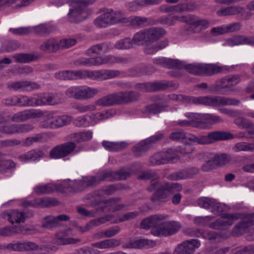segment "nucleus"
Masks as SVG:
<instances>
[{
	"instance_id": "nucleus-1",
	"label": "nucleus",
	"mask_w": 254,
	"mask_h": 254,
	"mask_svg": "<svg viewBox=\"0 0 254 254\" xmlns=\"http://www.w3.org/2000/svg\"><path fill=\"white\" fill-rule=\"evenodd\" d=\"M137 178L140 180H151L146 189L149 192L155 191L150 199L155 204L167 202L171 195L183 189L182 185L178 183L157 181L159 178V175L154 170H149L142 172Z\"/></svg>"
},
{
	"instance_id": "nucleus-2",
	"label": "nucleus",
	"mask_w": 254,
	"mask_h": 254,
	"mask_svg": "<svg viewBox=\"0 0 254 254\" xmlns=\"http://www.w3.org/2000/svg\"><path fill=\"white\" fill-rule=\"evenodd\" d=\"M168 215L158 214L151 215L142 220L140 228L144 229H151L150 233L155 236L168 237L173 235L179 231L181 224L175 221H166Z\"/></svg>"
},
{
	"instance_id": "nucleus-3",
	"label": "nucleus",
	"mask_w": 254,
	"mask_h": 254,
	"mask_svg": "<svg viewBox=\"0 0 254 254\" xmlns=\"http://www.w3.org/2000/svg\"><path fill=\"white\" fill-rule=\"evenodd\" d=\"M140 93L136 91H125L114 93L98 99L95 104L106 107L127 104L135 102L139 99Z\"/></svg>"
},
{
	"instance_id": "nucleus-4",
	"label": "nucleus",
	"mask_w": 254,
	"mask_h": 254,
	"mask_svg": "<svg viewBox=\"0 0 254 254\" xmlns=\"http://www.w3.org/2000/svg\"><path fill=\"white\" fill-rule=\"evenodd\" d=\"M166 34V31L161 27H151L139 31L133 35V40L140 45L144 42V52L146 54V48L152 47L153 43L157 41Z\"/></svg>"
},
{
	"instance_id": "nucleus-5",
	"label": "nucleus",
	"mask_w": 254,
	"mask_h": 254,
	"mask_svg": "<svg viewBox=\"0 0 254 254\" xmlns=\"http://www.w3.org/2000/svg\"><path fill=\"white\" fill-rule=\"evenodd\" d=\"M95 0H72V8L69 10L67 18L71 22L78 23L85 19L88 13L86 6L95 2Z\"/></svg>"
},
{
	"instance_id": "nucleus-6",
	"label": "nucleus",
	"mask_w": 254,
	"mask_h": 254,
	"mask_svg": "<svg viewBox=\"0 0 254 254\" xmlns=\"http://www.w3.org/2000/svg\"><path fill=\"white\" fill-rule=\"evenodd\" d=\"M241 81V77L238 75H232L226 76L210 85L209 90L210 93H221L222 89L233 90V87Z\"/></svg>"
},
{
	"instance_id": "nucleus-7",
	"label": "nucleus",
	"mask_w": 254,
	"mask_h": 254,
	"mask_svg": "<svg viewBox=\"0 0 254 254\" xmlns=\"http://www.w3.org/2000/svg\"><path fill=\"white\" fill-rule=\"evenodd\" d=\"M90 176L83 177L80 180H70L64 181L61 186L64 192H76L83 190L87 187L93 186Z\"/></svg>"
},
{
	"instance_id": "nucleus-8",
	"label": "nucleus",
	"mask_w": 254,
	"mask_h": 254,
	"mask_svg": "<svg viewBox=\"0 0 254 254\" xmlns=\"http://www.w3.org/2000/svg\"><path fill=\"white\" fill-rule=\"evenodd\" d=\"M164 135L162 133L153 135L134 145L132 147L131 150L135 156L139 157L147 151L153 144L162 139Z\"/></svg>"
},
{
	"instance_id": "nucleus-9",
	"label": "nucleus",
	"mask_w": 254,
	"mask_h": 254,
	"mask_svg": "<svg viewBox=\"0 0 254 254\" xmlns=\"http://www.w3.org/2000/svg\"><path fill=\"white\" fill-rule=\"evenodd\" d=\"M233 138V134L230 132L215 131L210 132L206 135L198 136L197 143L199 144H207L216 141L228 140Z\"/></svg>"
},
{
	"instance_id": "nucleus-10",
	"label": "nucleus",
	"mask_w": 254,
	"mask_h": 254,
	"mask_svg": "<svg viewBox=\"0 0 254 254\" xmlns=\"http://www.w3.org/2000/svg\"><path fill=\"white\" fill-rule=\"evenodd\" d=\"M178 157L176 151L172 149H169L166 151L155 153L149 158V162L152 165L167 164L173 162Z\"/></svg>"
},
{
	"instance_id": "nucleus-11",
	"label": "nucleus",
	"mask_w": 254,
	"mask_h": 254,
	"mask_svg": "<svg viewBox=\"0 0 254 254\" xmlns=\"http://www.w3.org/2000/svg\"><path fill=\"white\" fill-rule=\"evenodd\" d=\"M76 145L73 141H69L56 146L50 152L51 158L58 159L64 158L71 153L75 149Z\"/></svg>"
},
{
	"instance_id": "nucleus-12",
	"label": "nucleus",
	"mask_w": 254,
	"mask_h": 254,
	"mask_svg": "<svg viewBox=\"0 0 254 254\" xmlns=\"http://www.w3.org/2000/svg\"><path fill=\"white\" fill-rule=\"evenodd\" d=\"M241 215L239 213H230L223 214L222 218L224 219H218L215 222L211 223L209 227L215 230H225L229 228L234 222L240 218Z\"/></svg>"
},
{
	"instance_id": "nucleus-13",
	"label": "nucleus",
	"mask_w": 254,
	"mask_h": 254,
	"mask_svg": "<svg viewBox=\"0 0 254 254\" xmlns=\"http://www.w3.org/2000/svg\"><path fill=\"white\" fill-rule=\"evenodd\" d=\"M121 72L118 70L102 69L100 70H87L86 78L92 80H107L119 77Z\"/></svg>"
},
{
	"instance_id": "nucleus-14",
	"label": "nucleus",
	"mask_w": 254,
	"mask_h": 254,
	"mask_svg": "<svg viewBox=\"0 0 254 254\" xmlns=\"http://www.w3.org/2000/svg\"><path fill=\"white\" fill-rule=\"evenodd\" d=\"M200 245L197 240L192 239L183 242L177 245L172 254H192Z\"/></svg>"
},
{
	"instance_id": "nucleus-15",
	"label": "nucleus",
	"mask_w": 254,
	"mask_h": 254,
	"mask_svg": "<svg viewBox=\"0 0 254 254\" xmlns=\"http://www.w3.org/2000/svg\"><path fill=\"white\" fill-rule=\"evenodd\" d=\"M254 224V212L249 214L237 224L233 229V235L238 236L243 234L247 229Z\"/></svg>"
},
{
	"instance_id": "nucleus-16",
	"label": "nucleus",
	"mask_w": 254,
	"mask_h": 254,
	"mask_svg": "<svg viewBox=\"0 0 254 254\" xmlns=\"http://www.w3.org/2000/svg\"><path fill=\"white\" fill-rule=\"evenodd\" d=\"M8 250L17 251H33L39 249V245L33 242L25 241L23 242H17L15 243H10L6 246Z\"/></svg>"
},
{
	"instance_id": "nucleus-17",
	"label": "nucleus",
	"mask_w": 254,
	"mask_h": 254,
	"mask_svg": "<svg viewBox=\"0 0 254 254\" xmlns=\"http://www.w3.org/2000/svg\"><path fill=\"white\" fill-rule=\"evenodd\" d=\"M1 216L12 224H13L14 223H20L24 222L26 218L24 213L17 210L5 211L1 214Z\"/></svg>"
},
{
	"instance_id": "nucleus-18",
	"label": "nucleus",
	"mask_w": 254,
	"mask_h": 254,
	"mask_svg": "<svg viewBox=\"0 0 254 254\" xmlns=\"http://www.w3.org/2000/svg\"><path fill=\"white\" fill-rule=\"evenodd\" d=\"M39 49L45 53H56L60 49L59 41L55 38L46 39L40 45Z\"/></svg>"
},
{
	"instance_id": "nucleus-19",
	"label": "nucleus",
	"mask_w": 254,
	"mask_h": 254,
	"mask_svg": "<svg viewBox=\"0 0 254 254\" xmlns=\"http://www.w3.org/2000/svg\"><path fill=\"white\" fill-rule=\"evenodd\" d=\"M32 32H34L36 35L46 37L48 36L51 33L55 32L57 27L51 24L42 23L31 28Z\"/></svg>"
},
{
	"instance_id": "nucleus-20",
	"label": "nucleus",
	"mask_w": 254,
	"mask_h": 254,
	"mask_svg": "<svg viewBox=\"0 0 254 254\" xmlns=\"http://www.w3.org/2000/svg\"><path fill=\"white\" fill-rule=\"evenodd\" d=\"M42 113L33 110H25L15 114L11 118L13 122L24 121L30 119L39 118Z\"/></svg>"
},
{
	"instance_id": "nucleus-21",
	"label": "nucleus",
	"mask_w": 254,
	"mask_h": 254,
	"mask_svg": "<svg viewBox=\"0 0 254 254\" xmlns=\"http://www.w3.org/2000/svg\"><path fill=\"white\" fill-rule=\"evenodd\" d=\"M141 169V167L139 164L134 165L129 169L121 168L119 170L115 172L116 181L125 180L130 177L132 174L139 172Z\"/></svg>"
},
{
	"instance_id": "nucleus-22",
	"label": "nucleus",
	"mask_w": 254,
	"mask_h": 254,
	"mask_svg": "<svg viewBox=\"0 0 254 254\" xmlns=\"http://www.w3.org/2000/svg\"><path fill=\"white\" fill-rule=\"evenodd\" d=\"M8 88L15 90H25L31 91L38 89L40 88V85L36 82H30L28 81H21L12 83L8 85Z\"/></svg>"
},
{
	"instance_id": "nucleus-23",
	"label": "nucleus",
	"mask_w": 254,
	"mask_h": 254,
	"mask_svg": "<svg viewBox=\"0 0 254 254\" xmlns=\"http://www.w3.org/2000/svg\"><path fill=\"white\" fill-rule=\"evenodd\" d=\"M226 45L230 46H234L239 45H251L254 44V39L252 37H247L242 35H237L230 38H228L225 41Z\"/></svg>"
},
{
	"instance_id": "nucleus-24",
	"label": "nucleus",
	"mask_w": 254,
	"mask_h": 254,
	"mask_svg": "<svg viewBox=\"0 0 254 254\" xmlns=\"http://www.w3.org/2000/svg\"><path fill=\"white\" fill-rule=\"evenodd\" d=\"M153 63L169 68H181L184 65L181 61L166 58L155 59Z\"/></svg>"
},
{
	"instance_id": "nucleus-25",
	"label": "nucleus",
	"mask_w": 254,
	"mask_h": 254,
	"mask_svg": "<svg viewBox=\"0 0 254 254\" xmlns=\"http://www.w3.org/2000/svg\"><path fill=\"white\" fill-rule=\"evenodd\" d=\"M242 27L240 22H234L226 26H223L217 28H213L211 32L214 35L223 34L224 33L235 32L239 31Z\"/></svg>"
},
{
	"instance_id": "nucleus-26",
	"label": "nucleus",
	"mask_w": 254,
	"mask_h": 254,
	"mask_svg": "<svg viewBox=\"0 0 254 254\" xmlns=\"http://www.w3.org/2000/svg\"><path fill=\"white\" fill-rule=\"evenodd\" d=\"M111 25L118 23H127V18L120 11H115L112 9H108L106 12Z\"/></svg>"
},
{
	"instance_id": "nucleus-27",
	"label": "nucleus",
	"mask_w": 254,
	"mask_h": 254,
	"mask_svg": "<svg viewBox=\"0 0 254 254\" xmlns=\"http://www.w3.org/2000/svg\"><path fill=\"white\" fill-rule=\"evenodd\" d=\"M245 13V8L238 5H233L223 8L216 12L219 16H226L240 14L241 16Z\"/></svg>"
},
{
	"instance_id": "nucleus-28",
	"label": "nucleus",
	"mask_w": 254,
	"mask_h": 254,
	"mask_svg": "<svg viewBox=\"0 0 254 254\" xmlns=\"http://www.w3.org/2000/svg\"><path fill=\"white\" fill-rule=\"evenodd\" d=\"M45 156V153L43 150L39 149H32L26 153L20 155L19 159L24 162L35 161L40 160Z\"/></svg>"
},
{
	"instance_id": "nucleus-29",
	"label": "nucleus",
	"mask_w": 254,
	"mask_h": 254,
	"mask_svg": "<svg viewBox=\"0 0 254 254\" xmlns=\"http://www.w3.org/2000/svg\"><path fill=\"white\" fill-rule=\"evenodd\" d=\"M93 184V186H95L102 181H116L115 172L105 171L96 176H90Z\"/></svg>"
},
{
	"instance_id": "nucleus-30",
	"label": "nucleus",
	"mask_w": 254,
	"mask_h": 254,
	"mask_svg": "<svg viewBox=\"0 0 254 254\" xmlns=\"http://www.w3.org/2000/svg\"><path fill=\"white\" fill-rule=\"evenodd\" d=\"M98 92V90L96 88L86 86L77 87L76 99L84 100L90 99L93 97Z\"/></svg>"
},
{
	"instance_id": "nucleus-31",
	"label": "nucleus",
	"mask_w": 254,
	"mask_h": 254,
	"mask_svg": "<svg viewBox=\"0 0 254 254\" xmlns=\"http://www.w3.org/2000/svg\"><path fill=\"white\" fill-rule=\"evenodd\" d=\"M151 92L163 91L169 87L176 89L178 87V84L173 83L169 81H161L158 82H150Z\"/></svg>"
},
{
	"instance_id": "nucleus-32",
	"label": "nucleus",
	"mask_w": 254,
	"mask_h": 254,
	"mask_svg": "<svg viewBox=\"0 0 254 254\" xmlns=\"http://www.w3.org/2000/svg\"><path fill=\"white\" fill-rule=\"evenodd\" d=\"M121 244L120 240L110 239L104 240L98 242L91 244V247L100 249L113 248L118 247Z\"/></svg>"
},
{
	"instance_id": "nucleus-33",
	"label": "nucleus",
	"mask_w": 254,
	"mask_h": 254,
	"mask_svg": "<svg viewBox=\"0 0 254 254\" xmlns=\"http://www.w3.org/2000/svg\"><path fill=\"white\" fill-rule=\"evenodd\" d=\"M102 145L106 150L111 152H116L126 148L128 146V143L125 141L119 142L104 140L102 141Z\"/></svg>"
},
{
	"instance_id": "nucleus-34",
	"label": "nucleus",
	"mask_w": 254,
	"mask_h": 254,
	"mask_svg": "<svg viewBox=\"0 0 254 254\" xmlns=\"http://www.w3.org/2000/svg\"><path fill=\"white\" fill-rule=\"evenodd\" d=\"M36 106H42L46 104L54 105L59 103V101L56 95L52 93L44 94L37 98Z\"/></svg>"
},
{
	"instance_id": "nucleus-35",
	"label": "nucleus",
	"mask_w": 254,
	"mask_h": 254,
	"mask_svg": "<svg viewBox=\"0 0 254 254\" xmlns=\"http://www.w3.org/2000/svg\"><path fill=\"white\" fill-rule=\"evenodd\" d=\"M215 107L224 106H237L241 101L239 100L222 96H215Z\"/></svg>"
},
{
	"instance_id": "nucleus-36",
	"label": "nucleus",
	"mask_w": 254,
	"mask_h": 254,
	"mask_svg": "<svg viewBox=\"0 0 254 254\" xmlns=\"http://www.w3.org/2000/svg\"><path fill=\"white\" fill-rule=\"evenodd\" d=\"M223 122V119L218 115L213 114H204L201 115L200 123L214 125L221 123Z\"/></svg>"
},
{
	"instance_id": "nucleus-37",
	"label": "nucleus",
	"mask_w": 254,
	"mask_h": 254,
	"mask_svg": "<svg viewBox=\"0 0 254 254\" xmlns=\"http://www.w3.org/2000/svg\"><path fill=\"white\" fill-rule=\"evenodd\" d=\"M139 45L138 43H135L133 40L129 38L121 39L117 41L114 45L115 48L118 50H127L133 47V45Z\"/></svg>"
},
{
	"instance_id": "nucleus-38",
	"label": "nucleus",
	"mask_w": 254,
	"mask_h": 254,
	"mask_svg": "<svg viewBox=\"0 0 254 254\" xmlns=\"http://www.w3.org/2000/svg\"><path fill=\"white\" fill-rule=\"evenodd\" d=\"M36 202L38 205V208L54 206L59 204L56 198L48 197L36 198Z\"/></svg>"
},
{
	"instance_id": "nucleus-39",
	"label": "nucleus",
	"mask_w": 254,
	"mask_h": 254,
	"mask_svg": "<svg viewBox=\"0 0 254 254\" xmlns=\"http://www.w3.org/2000/svg\"><path fill=\"white\" fill-rule=\"evenodd\" d=\"M202 75H211L221 72L222 68L215 64H202Z\"/></svg>"
},
{
	"instance_id": "nucleus-40",
	"label": "nucleus",
	"mask_w": 254,
	"mask_h": 254,
	"mask_svg": "<svg viewBox=\"0 0 254 254\" xmlns=\"http://www.w3.org/2000/svg\"><path fill=\"white\" fill-rule=\"evenodd\" d=\"M13 58L17 63H28L37 60L38 57L32 54L20 53L14 55Z\"/></svg>"
},
{
	"instance_id": "nucleus-41",
	"label": "nucleus",
	"mask_w": 254,
	"mask_h": 254,
	"mask_svg": "<svg viewBox=\"0 0 254 254\" xmlns=\"http://www.w3.org/2000/svg\"><path fill=\"white\" fill-rule=\"evenodd\" d=\"M22 233V229L20 226H6L0 228V235L3 237L12 236Z\"/></svg>"
},
{
	"instance_id": "nucleus-42",
	"label": "nucleus",
	"mask_w": 254,
	"mask_h": 254,
	"mask_svg": "<svg viewBox=\"0 0 254 254\" xmlns=\"http://www.w3.org/2000/svg\"><path fill=\"white\" fill-rule=\"evenodd\" d=\"M58 190V186L53 184H48L45 185L39 186L35 188V192L39 194L52 193Z\"/></svg>"
},
{
	"instance_id": "nucleus-43",
	"label": "nucleus",
	"mask_w": 254,
	"mask_h": 254,
	"mask_svg": "<svg viewBox=\"0 0 254 254\" xmlns=\"http://www.w3.org/2000/svg\"><path fill=\"white\" fill-rule=\"evenodd\" d=\"M95 124L93 115L79 117L74 121V124L77 127H86Z\"/></svg>"
},
{
	"instance_id": "nucleus-44",
	"label": "nucleus",
	"mask_w": 254,
	"mask_h": 254,
	"mask_svg": "<svg viewBox=\"0 0 254 254\" xmlns=\"http://www.w3.org/2000/svg\"><path fill=\"white\" fill-rule=\"evenodd\" d=\"M153 66H143L140 68H132L129 69L130 73L132 76H140L142 74H151L155 71Z\"/></svg>"
},
{
	"instance_id": "nucleus-45",
	"label": "nucleus",
	"mask_w": 254,
	"mask_h": 254,
	"mask_svg": "<svg viewBox=\"0 0 254 254\" xmlns=\"http://www.w3.org/2000/svg\"><path fill=\"white\" fill-rule=\"evenodd\" d=\"M73 64L77 66L97 65V57L78 59L73 62Z\"/></svg>"
},
{
	"instance_id": "nucleus-46",
	"label": "nucleus",
	"mask_w": 254,
	"mask_h": 254,
	"mask_svg": "<svg viewBox=\"0 0 254 254\" xmlns=\"http://www.w3.org/2000/svg\"><path fill=\"white\" fill-rule=\"evenodd\" d=\"M0 156L2 158L0 159V173H3L9 169L15 168V164L11 160H7L5 154L1 153Z\"/></svg>"
},
{
	"instance_id": "nucleus-47",
	"label": "nucleus",
	"mask_w": 254,
	"mask_h": 254,
	"mask_svg": "<svg viewBox=\"0 0 254 254\" xmlns=\"http://www.w3.org/2000/svg\"><path fill=\"white\" fill-rule=\"evenodd\" d=\"M181 62L184 65L180 69L184 68L190 73L198 75H202V64H186L185 62Z\"/></svg>"
},
{
	"instance_id": "nucleus-48",
	"label": "nucleus",
	"mask_w": 254,
	"mask_h": 254,
	"mask_svg": "<svg viewBox=\"0 0 254 254\" xmlns=\"http://www.w3.org/2000/svg\"><path fill=\"white\" fill-rule=\"evenodd\" d=\"M155 245L153 241L144 239L134 241L132 244V247L136 249H147L154 247Z\"/></svg>"
},
{
	"instance_id": "nucleus-49",
	"label": "nucleus",
	"mask_w": 254,
	"mask_h": 254,
	"mask_svg": "<svg viewBox=\"0 0 254 254\" xmlns=\"http://www.w3.org/2000/svg\"><path fill=\"white\" fill-rule=\"evenodd\" d=\"M169 44V41L167 39H164L159 43H156L152 45V47H150L146 48V54L151 55L156 53L157 51L163 49L166 47Z\"/></svg>"
},
{
	"instance_id": "nucleus-50",
	"label": "nucleus",
	"mask_w": 254,
	"mask_h": 254,
	"mask_svg": "<svg viewBox=\"0 0 254 254\" xmlns=\"http://www.w3.org/2000/svg\"><path fill=\"white\" fill-rule=\"evenodd\" d=\"M116 114V111L114 110H109L104 111L102 112H99L93 115L94 119V123H96L101 120H106L113 117Z\"/></svg>"
},
{
	"instance_id": "nucleus-51",
	"label": "nucleus",
	"mask_w": 254,
	"mask_h": 254,
	"mask_svg": "<svg viewBox=\"0 0 254 254\" xmlns=\"http://www.w3.org/2000/svg\"><path fill=\"white\" fill-rule=\"evenodd\" d=\"M196 105H202L215 107V96H210L196 97Z\"/></svg>"
},
{
	"instance_id": "nucleus-52",
	"label": "nucleus",
	"mask_w": 254,
	"mask_h": 254,
	"mask_svg": "<svg viewBox=\"0 0 254 254\" xmlns=\"http://www.w3.org/2000/svg\"><path fill=\"white\" fill-rule=\"evenodd\" d=\"M127 22L134 26H142L149 23V19L145 17L132 16L127 18Z\"/></svg>"
},
{
	"instance_id": "nucleus-53",
	"label": "nucleus",
	"mask_w": 254,
	"mask_h": 254,
	"mask_svg": "<svg viewBox=\"0 0 254 254\" xmlns=\"http://www.w3.org/2000/svg\"><path fill=\"white\" fill-rule=\"evenodd\" d=\"M235 152L251 151L254 152V144L241 142L236 143L233 147Z\"/></svg>"
},
{
	"instance_id": "nucleus-54",
	"label": "nucleus",
	"mask_w": 254,
	"mask_h": 254,
	"mask_svg": "<svg viewBox=\"0 0 254 254\" xmlns=\"http://www.w3.org/2000/svg\"><path fill=\"white\" fill-rule=\"evenodd\" d=\"M42 227L46 229H51L56 227L58 225L56 217L53 215H48L42 218Z\"/></svg>"
},
{
	"instance_id": "nucleus-55",
	"label": "nucleus",
	"mask_w": 254,
	"mask_h": 254,
	"mask_svg": "<svg viewBox=\"0 0 254 254\" xmlns=\"http://www.w3.org/2000/svg\"><path fill=\"white\" fill-rule=\"evenodd\" d=\"M216 200L208 197H201L197 200V204L205 209H210L212 211Z\"/></svg>"
},
{
	"instance_id": "nucleus-56",
	"label": "nucleus",
	"mask_w": 254,
	"mask_h": 254,
	"mask_svg": "<svg viewBox=\"0 0 254 254\" xmlns=\"http://www.w3.org/2000/svg\"><path fill=\"white\" fill-rule=\"evenodd\" d=\"M55 128H58L66 126L70 123L71 118L70 116L64 115L57 117H53Z\"/></svg>"
},
{
	"instance_id": "nucleus-57",
	"label": "nucleus",
	"mask_w": 254,
	"mask_h": 254,
	"mask_svg": "<svg viewBox=\"0 0 254 254\" xmlns=\"http://www.w3.org/2000/svg\"><path fill=\"white\" fill-rule=\"evenodd\" d=\"M37 98L23 96L18 98V105L21 106H37Z\"/></svg>"
},
{
	"instance_id": "nucleus-58",
	"label": "nucleus",
	"mask_w": 254,
	"mask_h": 254,
	"mask_svg": "<svg viewBox=\"0 0 254 254\" xmlns=\"http://www.w3.org/2000/svg\"><path fill=\"white\" fill-rule=\"evenodd\" d=\"M97 65L103 64H117V56L108 55L97 57Z\"/></svg>"
},
{
	"instance_id": "nucleus-59",
	"label": "nucleus",
	"mask_w": 254,
	"mask_h": 254,
	"mask_svg": "<svg viewBox=\"0 0 254 254\" xmlns=\"http://www.w3.org/2000/svg\"><path fill=\"white\" fill-rule=\"evenodd\" d=\"M56 78L61 80H73V70H63L56 72L54 75Z\"/></svg>"
},
{
	"instance_id": "nucleus-60",
	"label": "nucleus",
	"mask_w": 254,
	"mask_h": 254,
	"mask_svg": "<svg viewBox=\"0 0 254 254\" xmlns=\"http://www.w3.org/2000/svg\"><path fill=\"white\" fill-rule=\"evenodd\" d=\"M234 122L241 128H252L253 127V124L251 121L241 117H237Z\"/></svg>"
},
{
	"instance_id": "nucleus-61",
	"label": "nucleus",
	"mask_w": 254,
	"mask_h": 254,
	"mask_svg": "<svg viewBox=\"0 0 254 254\" xmlns=\"http://www.w3.org/2000/svg\"><path fill=\"white\" fill-rule=\"evenodd\" d=\"M95 25L98 27H106L110 24L108 17L105 12L94 20Z\"/></svg>"
},
{
	"instance_id": "nucleus-62",
	"label": "nucleus",
	"mask_w": 254,
	"mask_h": 254,
	"mask_svg": "<svg viewBox=\"0 0 254 254\" xmlns=\"http://www.w3.org/2000/svg\"><path fill=\"white\" fill-rule=\"evenodd\" d=\"M212 159H213L216 167L224 165L230 161V158L226 154L221 155H215Z\"/></svg>"
},
{
	"instance_id": "nucleus-63",
	"label": "nucleus",
	"mask_w": 254,
	"mask_h": 254,
	"mask_svg": "<svg viewBox=\"0 0 254 254\" xmlns=\"http://www.w3.org/2000/svg\"><path fill=\"white\" fill-rule=\"evenodd\" d=\"M185 168L172 173L167 176V179L171 181L188 179Z\"/></svg>"
},
{
	"instance_id": "nucleus-64",
	"label": "nucleus",
	"mask_w": 254,
	"mask_h": 254,
	"mask_svg": "<svg viewBox=\"0 0 254 254\" xmlns=\"http://www.w3.org/2000/svg\"><path fill=\"white\" fill-rule=\"evenodd\" d=\"M44 135L43 133L37 134L35 136L31 137H27L22 141V145L29 146L33 143L41 142L44 138Z\"/></svg>"
}]
</instances>
